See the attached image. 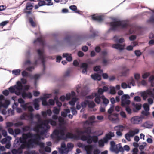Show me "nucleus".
I'll return each instance as SVG.
<instances>
[{
    "instance_id": "obj_1",
    "label": "nucleus",
    "mask_w": 154,
    "mask_h": 154,
    "mask_svg": "<svg viewBox=\"0 0 154 154\" xmlns=\"http://www.w3.org/2000/svg\"><path fill=\"white\" fill-rule=\"evenodd\" d=\"M116 25V30L119 28L123 29H129L128 34H132L128 38H136L137 35H142L143 33V28L140 27L137 29L134 26L128 23L125 20H120Z\"/></svg>"
},
{
    "instance_id": "obj_2",
    "label": "nucleus",
    "mask_w": 154,
    "mask_h": 154,
    "mask_svg": "<svg viewBox=\"0 0 154 154\" xmlns=\"http://www.w3.org/2000/svg\"><path fill=\"white\" fill-rule=\"evenodd\" d=\"M66 131L67 129L65 127H61L58 129L54 130L53 134L56 136V140L59 141L67 139H76L78 137L76 135L69 132L67 133L64 136Z\"/></svg>"
},
{
    "instance_id": "obj_3",
    "label": "nucleus",
    "mask_w": 154,
    "mask_h": 154,
    "mask_svg": "<svg viewBox=\"0 0 154 154\" xmlns=\"http://www.w3.org/2000/svg\"><path fill=\"white\" fill-rule=\"evenodd\" d=\"M41 138V137L40 135L37 134L35 138H31L30 140L32 141V146L31 147H32L33 146V144H35L39 145L41 148H44V143H43L40 142Z\"/></svg>"
},
{
    "instance_id": "obj_4",
    "label": "nucleus",
    "mask_w": 154,
    "mask_h": 154,
    "mask_svg": "<svg viewBox=\"0 0 154 154\" xmlns=\"http://www.w3.org/2000/svg\"><path fill=\"white\" fill-rule=\"evenodd\" d=\"M45 120H47V122H46V128L42 130L41 131V134H44L45 133H47L48 131V130L50 128V126L48 124L49 123L53 126H56L57 125V123L55 121L51 119H49Z\"/></svg>"
},
{
    "instance_id": "obj_5",
    "label": "nucleus",
    "mask_w": 154,
    "mask_h": 154,
    "mask_svg": "<svg viewBox=\"0 0 154 154\" xmlns=\"http://www.w3.org/2000/svg\"><path fill=\"white\" fill-rule=\"evenodd\" d=\"M112 19L113 20V21L109 23L107 22L106 23V24H109L110 26V28L108 30V32H109L111 30L115 31L116 30V25L117 23H118L119 21L120 20L117 19L116 18H112Z\"/></svg>"
},
{
    "instance_id": "obj_6",
    "label": "nucleus",
    "mask_w": 154,
    "mask_h": 154,
    "mask_svg": "<svg viewBox=\"0 0 154 154\" xmlns=\"http://www.w3.org/2000/svg\"><path fill=\"white\" fill-rule=\"evenodd\" d=\"M111 147L112 150L113 151L118 150L122 152L124 150V149L121 146V143H119L116 146V143L114 141L110 142Z\"/></svg>"
},
{
    "instance_id": "obj_7",
    "label": "nucleus",
    "mask_w": 154,
    "mask_h": 154,
    "mask_svg": "<svg viewBox=\"0 0 154 154\" xmlns=\"http://www.w3.org/2000/svg\"><path fill=\"white\" fill-rule=\"evenodd\" d=\"M130 98L128 95H124L121 98V105L122 106H125V105H128L130 103L131 101L130 100H127Z\"/></svg>"
},
{
    "instance_id": "obj_8",
    "label": "nucleus",
    "mask_w": 154,
    "mask_h": 154,
    "mask_svg": "<svg viewBox=\"0 0 154 154\" xmlns=\"http://www.w3.org/2000/svg\"><path fill=\"white\" fill-rule=\"evenodd\" d=\"M143 117L138 116L133 117L131 119V122L134 124H138L142 122Z\"/></svg>"
},
{
    "instance_id": "obj_9",
    "label": "nucleus",
    "mask_w": 154,
    "mask_h": 154,
    "mask_svg": "<svg viewBox=\"0 0 154 154\" xmlns=\"http://www.w3.org/2000/svg\"><path fill=\"white\" fill-rule=\"evenodd\" d=\"M31 139H29L27 141L26 140L24 139L23 137L20 138L18 140H17L16 143L17 144H19V143H26L28 148L31 147L32 146V141H31L30 140Z\"/></svg>"
},
{
    "instance_id": "obj_10",
    "label": "nucleus",
    "mask_w": 154,
    "mask_h": 154,
    "mask_svg": "<svg viewBox=\"0 0 154 154\" xmlns=\"http://www.w3.org/2000/svg\"><path fill=\"white\" fill-rule=\"evenodd\" d=\"M34 116L32 113L25 112L20 116V118L22 120H27L30 119L32 120L33 119Z\"/></svg>"
},
{
    "instance_id": "obj_11",
    "label": "nucleus",
    "mask_w": 154,
    "mask_h": 154,
    "mask_svg": "<svg viewBox=\"0 0 154 154\" xmlns=\"http://www.w3.org/2000/svg\"><path fill=\"white\" fill-rule=\"evenodd\" d=\"M76 132L79 137L81 135L85 133L87 135H88L89 134L90 135V134L91 133V130L90 127H87L86 128L84 131H82L77 129L76 131Z\"/></svg>"
},
{
    "instance_id": "obj_12",
    "label": "nucleus",
    "mask_w": 154,
    "mask_h": 154,
    "mask_svg": "<svg viewBox=\"0 0 154 154\" xmlns=\"http://www.w3.org/2000/svg\"><path fill=\"white\" fill-rule=\"evenodd\" d=\"M39 57V58L41 59L42 65L44 69H45V58L43 52L40 49H38L37 51Z\"/></svg>"
},
{
    "instance_id": "obj_13",
    "label": "nucleus",
    "mask_w": 154,
    "mask_h": 154,
    "mask_svg": "<svg viewBox=\"0 0 154 154\" xmlns=\"http://www.w3.org/2000/svg\"><path fill=\"white\" fill-rule=\"evenodd\" d=\"M89 136L91 135L89 134L87 136L82 135L80 136V139L83 141H87V142L88 144H91L92 142V140L91 137H89Z\"/></svg>"
},
{
    "instance_id": "obj_14",
    "label": "nucleus",
    "mask_w": 154,
    "mask_h": 154,
    "mask_svg": "<svg viewBox=\"0 0 154 154\" xmlns=\"http://www.w3.org/2000/svg\"><path fill=\"white\" fill-rule=\"evenodd\" d=\"M37 134H33L29 132L26 134H23L22 136L24 139L26 140L28 138H35V137L36 136Z\"/></svg>"
},
{
    "instance_id": "obj_15",
    "label": "nucleus",
    "mask_w": 154,
    "mask_h": 154,
    "mask_svg": "<svg viewBox=\"0 0 154 154\" xmlns=\"http://www.w3.org/2000/svg\"><path fill=\"white\" fill-rule=\"evenodd\" d=\"M108 119L114 123H116L119 120L118 117V114L116 113L109 114L108 116Z\"/></svg>"
},
{
    "instance_id": "obj_16",
    "label": "nucleus",
    "mask_w": 154,
    "mask_h": 154,
    "mask_svg": "<svg viewBox=\"0 0 154 154\" xmlns=\"http://www.w3.org/2000/svg\"><path fill=\"white\" fill-rule=\"evenodd\" d=\"M125 46L124 44H121L119 43H117L113 44L112 45V47L113 48L121 51L124 49Z\"/></svg>"
},
{
    "instance_id": "obj_17",
    "label": "nucleus",
    "mask_w": 154,
    "mask_h": 154,
    "mask_svg": "<svg viewBox=\"0 0 154 154\" xmlns=\"http://www.w3.org/2000/svg\"><path fill=\"white\" fill-rule=\"evenodd\" d=\"M114 136V134L113 133L110 132L108 134L106 135L103 139L105 143H106L108 142V140L111 139L112 137Z\"/></svg>"
},
{
    "instance_id": "obj_18",
    "label": "nucleus",
    "mask_w": 154,
    "mask_h": 154,
    "mask_svg": "<svg viewBox=\"0 0 154 154\" xmlns=\"http://www.w3.org/2000/svg\"><path fill=\"white\" fill-rule=\"evenodd\" d=\"M93 147V146L91 145H86L84 146V149L87 154H92Z\"/></svg>"
},
{
    "instance_id": "obj_19",
    "label": "nucleus",
    "mask_w": 154,
    "mask_h": 154,
    "mask_svg": "<svg viewBox=\"0 0 154 154\" xmlns=\"http://www.w3.org/2000/svg\"><path fill=\"white\" fill-rule=\"evenodd\" d=\"M135 135L133 130H130L128 133L126 134L125 135V138L128 141H130V137H133Z\"/></svg>"
},
{
    "instance_id": "obj_20",
    "label": "nucleus",
    "mask_w": 154,
    "mask_h": 154,
    "mask_svg": "<svg viewBox=\"0 0 154 154\" xmlns=\"http://www.w3.org/2000/svg\"><path fill=\"white\" fill-rule=\"evenodd\" d=\"M46 122H47V120H45L44 121L38 122H39L40 123V124H38L36 126L39 129H42V130H44L45 129L44 128V126L46 128V125H47V124H46Z\"/></svg>"
},
{
    "instance_id": "obj_21",
    "label": "nucleus",
    "mask_w": 154,
    "mask_h": 154,
    "mask_svg": "<svg viewBox=\"0 0 154 154\" xmlns=\"http://www.w3.org/2000/svg\"><path fill=\"white\" fill-rule=\"evenodd\" d=\"M90 32L92 34L90 35V38H95L99 35V32L97 30H94L93 28H91Z\"/></svg>"
},
{
    "instance_id": "obj_22",
    "label": "nucleus",
    "mask_w": 154,
    "mask_h": 154,
    "mask_svg": "<svg viewBox=\"0 0 154 154\" xmlns=\"http://www.w3.org/2000/svg\"><path fill=\"white\" fill-rule=\"evenodd\" d=\"M33 3H31L30 2H28L27 3L26 6V8L24 9V10H29L32 11L33 9Z\"/></svg>"
},
{
    "instance_id": "obj_23",
    "label": "nucleus",
    "mask_w": 154,
    "mask_h": 154,
    "mask_svg": "<svg viewBox=\"0 0 154 154\" xmlns=\"http://www.w3.org/2000/svg\"><path fill=\"white\" fill-rule=\"evenodd\" d=\"M92 18L94 20L97 21L99 22H100L103 20L101 15L98 16L94 14L92 15Z\"/></svg>"
},
{
    "instance_id": "obj_24",
    "label": "nucleus",
    "mask_w": 154,
    "mask_h": 154,
    "mask_svg": "<svg viewBox=\"0 0 154 154\" xmlns=\"http://www.w3.org/2000/svg\"><path fill=\"white\" fill-rule=\"evenodd\" d=\"M44 39H36V40L34 41V43H37L39 44L40 46L44 47L45 45V42L44 40Z\"/></svg>"
},
{
    "instance_id": "obj_25",
    "label": "nucleus",
    "mask_w": 154,
    "mask_h": 154,
    "mask_svg": "<svg viewBox=\"0 0 154 154\" xmlns=\"http://www.w3.org/2000/svg\"><path fill=\"white\" fill-rule=\"evenodd\" d=\"M63 57L66 58V60L68 61H71L72 60V57L71 54H69L68 53H63Z\"/></svg>"
},
{
    "instance_id": "obj_26",
    "label": "nucleus",
    "mask_w": 154,
    "mask_h": 154,
    "mask_svg": "<svg viewBox=\"0 0 154 154\" xmlns=\"http://www.w3.org/2000/svg\"><path fill=\"white\" fill-rule=\"evenodd\" d=\"M81 67L83 69L82 73L84 74L85 72L86 74L88 68V64L86 63H83L82 64Z\"/></svg>"
},
{
    "instance_id": "obj_27",
    "label": "nucleus",
    "mask_w": 154,
    "mask_h": 154,
    "mask_svg": "<svg viewBox=\"0 0 154 154\" xmlns=\"http://www.w3.org/2000/svg\"><path fill=\"white\" fill-rule=\"evenodd\" d=\"M138 44L137 42L136 41H133L131 43V45H129L127 47L126 49L128 51H131L133 49V46H136Z\"/></svg>"
},
{
    "instance_id": "obj_28",
    "label": "nucleus",
    "mask_w": 154,
    "mask_h": 154,
    "mask_svg": "<svg viewBox=\"0 0 154 154\" xmlns=\"http://www.w3.org/2000/svg\"><path fill=\"white\" fill-rule=\"evenodd\" d=\"M91 77L94 80L100 81L101 79V76L98 74H95L91 75Z\"/></svg>"
},
{
    "instance_id": "obj_29",
    "label": "nucleus",
    "mask_w": 154,
    "mask_h": 154,
    "mask_svg": "<svg viewBox=\"0 0 154 154\" xmlns=\"http://www.w3.org/2000/svg\"><path fill=\"white\" fill-rule=\"evenodd\" d=\"M23 152L22 150L20 148H18L17 149H13L11 150L12 154H21Z\"/></svg>"
},
{
    "instance_id": "obj_30",
    "label": "nucleus",
    "mask_w": 154,
    "mask_h": 154,
    "mask_svg": "<svg viewBox=\"0 0 154 154\" xmlns=\"http://www.w3.org/2000/svg\"><path fill=\"white\" fill-rule=\"evenodd\" d=\"M125 128V127L122 125H119L115 126L114 129L115 131H122Z\"/></svg>"
},
{
    "instance_id": "obj_31",
    "label": "nucleus",
    "mask_w": 154,
    "mask_h": 154,
    "mask_svg": "<svg viewBox=\"0 0 154 154\" xmlns=\"http://www.w3.org/2000/svg\"><path fill=\"white\" fill-rule=\"evenodd\" d=\"M1 106L2 107H3L4 108H7L8 105L10 104V101L8 100H5V103H3L2 102H1L0 103Z\"/></svg>"
},
{
    "instance_id": "obj_32",
    "label": "nucleus",
    "mask_w": 154,
    "mask_h": 154,
    "mask_svg": "<svg viewBox=\"0 0 154 154\" xmlns=\"http://www.w3.org/2000/svg\"><path fill=\"white\" fill-rule=\"evenodd\" d=\"M95 97V98L94 99V101L97 104H99L101 102L100 99L101 98V97L97 93Z\"/></svg>"
},
{
    "instance_id": "obj_33",
    "label": "nucleus",
    "mask_w": 154,
    "mask_h": 154,
    "mask_svg": "<svg viewBox=\"0 0 154 154\" xmlns=\"http://www.w3.org/2000/svg\"><path fill=\"white\" fill-rule=\"evenodd\" d=\"M28 20L29 23L32 27H35L36 25V23L34 21L33 18L32 17H29V18Z\"/></svg>"
},
{
    "instance_id": "obj_34",
    "label": "nucleus",
    "mask_w": 154,
    "mask_h": 154,
    "mask_svg": "<svg viewBox=\"0 0 154 154\" xmlns=\"http://www.w3.org/2000/svg\"><path fill=\"white\" fill-rule=\"evenodd\" d=\"M101 99L103 100V102L106 106H107L109 102L108 99L105 98V96L103 95L101 96Z\"/></svg>"
},
{
    "instance_id": "obj_35",
    "label": "nucleus",
    "mask_w": 154,
    "mask_h": 154,
    "mask_svg": "<svg viewBox=\"0 0 154 154\" xmlns=\"http://www.w3.org/2000/svg\"><path fill=\"white\" fill-rule=\"evenodd\" d=\"M38 102V99H35L34 100V105L35 109L37 110L39 109V105Z\"/></svg>"
},
{
    "instance_id": "obj_36",
    "label": "nucleus",
    "mask_w": 154,
    "mask_h": 154,
    "mask_svg": "<svg viewBox=\"0 0 154 154\" xmlns=\"http://www.w3.org/2000/svg\"><path fill=\"white\" fill-rule=\"evenodd\" d=\"M23 131L24 132H26L31 130V127L29 125H26L24 126L22 128Z\"/></svg>"
},
{
    "instance_id": "obj_37",
    "label": "nucleus",
    "mask_w": 154,
    "mask_h": 154,
    "mask_svg": "<svg viewBox=\"0 0 154 154\" xmlns=\"http://www.w3.org/2000/svg\"><path fill=\"white\" fill-rule=\"evenodd\" d=\"M88 107L91 108H94L95 106V104L93 101H88Z\"/></svg>"
},
{
    "instance_id": "obj_38",
    "label": "nucleus",
    "mask_w": 154,
    "mask_h": 154,
    "mask_svg": "<svg viewBox=\"0 0 154 154\" xmlns=\"http://www.w3.org/2000/svg\"><path fill=\"white\" fill-rule=\"evenodd\" d=\"M97 93H93L91 95L86 96V98L88 99H92L96 95V94Z\"/></svg>"
},
{
    "instance_id": "obj_39",
    "label": "nucleus",
    "mask_w": 154,
    "mask_h": 154,
    "mask_svg": "<svg viewBox=\"0 0 154 154\" xmlns=\"http://www.w3.org/2000/svg\"><path fill=\"white\" fill-rule=\"evenodd\" d=\"M143 125L146 128H151L153 126V124L152 123H150L148 122H146L143 124Z\"/></svg>"
},
{
    "instance_id": "obj_40",
    "label": "nucleus",
    "mask_w": 154,
    "mask_h": 154,
    "mask_svg": "<svg viewBox=\"0 0 154 154\" xmlns=\"http://www.w3.org/2000/svg\"><path fill=\"white\" fill-rule=\"evenodd\" d=\"M129 69H126L122 72V75L123 76H126L129 74Z\"/></svg>"
},
{
    "instance_id": "obj_41",
    "label": "nucleus",
    "mask_w": 154,
    "mask_h": 154,
    "mask_svg": "<svg viewBox=\"0 0 154 154\" xmlns=\"http://www.w3.org/2000/svg\"><path fill=\"white\" fill-rule=\"evenodd\" d=\"M147 22L148 23H154V15L153 14L148 19Z\"/></svg>"
},
{
    "instance_id": "obj_42",
    "label": "nucleus",
    "mask_w": 154,
    "mask_h": 154,
    "mask_svg": "<svg viewBox=\"0 0 154 154\" xmlns=\"http://www.w3.org/2000/svg\"><path fill=\"white\" fill-rule=\"evenodd\" d=\"M89 137H91V138L92 139V142H93L95 143H96L97 142L98 140V138L97 136H89Z\"/></svg>"
},
{
    "instance_id": "obj_43",
    "label": "nucleus",
    "mask_w": 154,
    "mask_h": 154,
    "mask_svg": "<svg viewBox=\"0 0 154 154\" xmlns=\"http://www.w3.org/2000/svg\"><path fill=\"white\" fill-rule=\"evenodd\" d=\"M60 109V108L58 109L56 107H54L53 110V112L54 114L58 115L59 113Z\"/></svg>"
},
{
    "instance_id": "obj_44",
    "label": "nucleus",
    "mask_w": 154,
    "mask_h": 154,
    "mask_svg": "<svg viewBox=\"0 0 154 154\" xmlns=\"http://www.w3.org/2000/svg\"><path fill=\"white\" fill-rule=\"evenodd\" d=\"M88 100H85L83 102H81V106L84 108H85L87 105H88Z\"/></svg>"
},
{
    "instance_id": "obj_45",
    "label": "nucleus",
    "mask_w": 154,
    "mask_h": 154,
    "mask_svg": "<svg viewBox=\"0 0 154 154\" xmlns=\"http://www.w3.org/2000/svg\"><path fill=\"white\" fill-rule=\"evenodd\" d=\"M40 76V75L39 74H36L33 76L32 78L35 80V84L36 83V80L39 78Z\"/></svg>"
},
{
    "instance_id": "obj_46",
    "label": "nucleus",
    "mask_w": 154,
    "mask_h": 154,
    "mask_svg": "<svg viewBox=\"0 0 154 154\" xmlns=\"http://www.w3.org/2000/svg\"><path fill=\"white\" fill-rule=\"evenodd\" d=\"M20 70L19 69H17L15 70H13L12 71L13 74L15 75H19L20 74Z\"/></svg>"
},
{
    "instance_id": "obj_47",
    "label": "nucleus",
    "mask_w": 154,
    "mask_h": 154,
    "mask_svg": "<svg viewBox=\"0 0 154 154\" xmlns=\"http://www.w3.org/2000/svg\"><path fill=\"white\" fill-rule=\"evenodd\" d=\"M75 38H88L86 36H84L83 35L76 34L75 35Z\"/></svg>"
},
{
    "instance_id": "obj_48",
    "label": "nucleus",
    "mask_w": 154,
    "mask_h": 154,
    "mask_svg": "<svg viewBox=\"0 0 154 154\" xmlns=\"http://www.w3.org/2000/svg\"><path fill=\"white\" fill-rule=\"evenodd\" d=\"M38 3L40 7L46 5V3L44 0H42L39 1Z\"/></svg>"
},
{
    "instance_id": "obj_49",
    "label": "nucleus",
    "mask_w": 154,
    "mask_h": 154,
    "mask_svg": "<svg viewBox=\"0 0 154 154\" xmlns=\"http://www.w3.org/2000/svg\"><path fill=\"white\" fill-rule=\"evenodd\" d=\"M143 106L144 108V110L146 111H148L149 109V106L148 105V104L147 103H144L143 105Z\"/></svg>"
},
{
    "instance_id": "obj_50",
    "label": "nucleus",
    "mask_w": 154,
    "mask_h": 154,
    "mask_svg": "<svg viewBox=\"0 0 154 154\" xmlns=\"http://www.w3.org/2000/svg\"><path fill=\"white\" fill-rule=\"evenodd\" d=\"M15 89H16L15 87L14 86H11L9 88V90L10 92L11 93H14L15 92Z\"/></svg>"
},
{
    "instance_id": "obj_51",
    "label": "nucleus",
    "mask_w": 154,
    "mask_h": 154,
    "mask_svg": "<svg viewBox=\"0 0 154 154\" xmlns=\"http://www.w3.org/2000/svg\"><path fill=\"white\" fill-rule=\"evenodd\" d=\"M76 101V98H73L71 101L69 102V104L71 106H73L75 104V103Z\"/></svg>"
},
{
    "instance_id": "obj_52",
    "label": "nucleus",
    "mask_w": 154,
    "mask_h": 154,
    "mask_svg": "<svg viewBox=\"0 0 154 154\" xmlns=\"http://www.w3.org/2000/svg\"><path fill=\"white\" fill-rule=\"evenodd\" d=\"M69 9L72 11H75L77 10V7L76 5H71L69 7Z\"/></svg>"
},
{
    "instance_id": "obj_53",
    "label": "nucleus",
    "mask_w": 154,
    "mask_h": 154,
    "mask_svg": "<svg viewBox=\"0 0 154 154\" xmlns=\"http://www.w3.org/2000/svg\"><path fill=\"white\" fill-rule=\"evenodd\" d=\"M104 143H105L103 139V140H100L98 142L99 145L100 147L103 146H104Z\"/></svg>"
},
{
    "instance_id": "obj_54",
    "label": "nucleus",
    "mask_w": 154,
    "mask_h": 154,
    "mask_svg": "<svg viewBox=\"0 0 154 154\" xmlns=\"http://www.w3.org/2000/svg\"><path fill=\"white\" fill-rule=\"evenodd\" d=\"M150 75V73L149 72H146L142 76L143 79H146Z\"/></svg>"
},
{
    "instance_id": "obj_55",
    "label": "nucleus",
    "mask_w": 154,
    "mask_h": 154,
    "mask_svg": "<svg viewBox=\"0 0 154 154\" xmlns=\"http://www.w3.org/2000/svg\"><path fill=\"white\" fill-rule=\"evenodd\" d=\"M42 103L44 106H47L48 105V103L46 101V100L42 98Z\"/></svg>"
},
{
    "instance_id": "obj_56",
    "label": "nucleus",
    "mask_w": 154,
    "mask_h": 154,
    "mask_svg": "<svg viewBox=\"0 0 154 154\" xmlns=\"http://www.w3.org/2000/svg\"><path fill=\"white\" fill-rule=\"evenodd\" d=\"M22 75L23 77H27L29 76V73L25 71H23L22 72Z\"/></svg>"
},
{
    "instance_id": "obj_57",
    "label": "nucleus",
    "mask_w": 154,
    "mask_h": 154,
    "mask_svg": "<svg viewBox=\"0 0 154 154\" xmlns=\"http://www.w3.org/2000/svg\"><path fill=\"white\" fill-rule=\"evenodd\" d=\"M135 79L137 81H138L140 78V74L139 73H135L134 74Z\"/></svg>"
},
{
    "instance_id": "obj_58",
    "label": "nucleus",
    "mask_w": 154,
    "mask_h": 154,
    "mask_svg": "<svg viewBox=\"0 0 154 154\" xmlns=\"http://www.w3.org/2000/svg\"><path fill=\"white\" fill-rule=\"evenodd\" d=\"M26 147L28 148V146L27 145V144H26V143H22L21 144L20 147L19 148H20V149H24Z\"/></svg>"
},
{
    "instance_id": "obj_59",
    "label": "nucleus",
    "mask_w": 154,
    "mask_h": 154,
    "mask_svg": "<svg viewBox=\"0 0 154 154\" xmlns=\"http://www.w3.org/2000/svg\"><path fill=\"white\" fill-rule=\"evenodd\" d=\"M23 122H19L14 124V125L16 127H18L23 125Z\"/></svg>"
},
{
    "instance_id": "obj_60",
    "label": "nucleus",
    "mask_w": 154,
    "mask_h": 154,
    "mask_svg": "<svg viewBox=\"0 0 154 154\" xmlns=\"http://www.w3.org/2000/svg\"><path fill=\"white\" fill-rule=\"evenodd\" d=\"M59 122L61 124H64V119L61 116H59L58 118Z\"/></svg>"
},
{
    "instance_id": "obj_61",
    "label": "nucleus",
    "mask_w": 154,
    "mask_h": 154,
    "mask_svg": "<svg viewBox=\"0 0 154 154\" xmlns=\"http://www.w3.org/2000/svg\"><path fill=\"white\" fill-rule=\"evenodd\" d=\"M125 110L129 114H131L132 111L130 108L128 106H127L125 108Z\"/></svg>"
},
{
    "instance_id": "obj_62",
    "label": "nucleus",
    "mask_w": 154,
    "mask_h": 154,
    "mask_svg": "<svg viewBox=\"0 0 154 154\" xmlns=\"http://www.w3.org/2000/svg\"><path fill=\"white\" fill-rule=\"evenodd\" d=\"M110 94L114 95L116 93V90L114 87L111 88L110 91Z\"/></svg>"
},
{
    "instance_id": "obj_63",
    "label": "nucleus",
    "mask_w": 154,
    "mask_h": 154,
    "mask_svg": "<svg viewBox=\"0 0 154 154\" xmlns=\"http://www.w3.org/2000/svg\"><path fill=\"white\" fill-rule=\"evenodd\" d=\"M103 92L104 91L102 89L100 88L98 89L97 94H98L100 96V95L103 94Z\"/></svg>"
},
{
    "instance_id": "obj_64",
    "label": "nucleus",
    "mask_w": 154,
    "mask_h": 154,
    "mask_svg": "<svg viewBox=\"0 0 154 154\" xmlns=\"http://www.w3.org/2000/svg\"><path fill=\"white\" fill-rule=\"evenodd\" d=\"M14 132L16 135H18L21 132V130L20 129L17 128L14 129Z\"/></svg>"
}]
</instances>
